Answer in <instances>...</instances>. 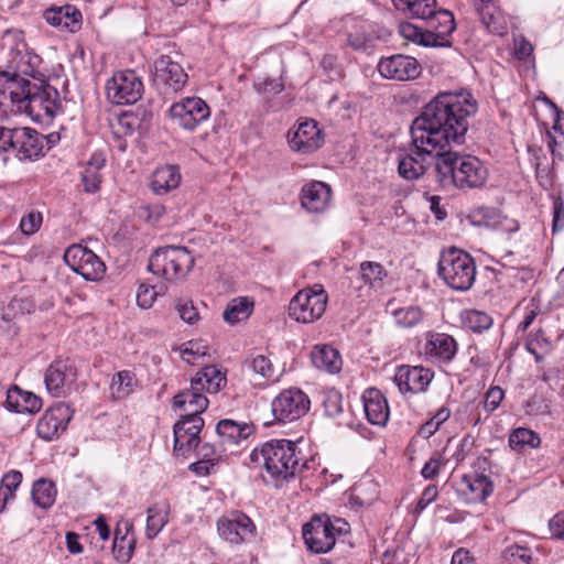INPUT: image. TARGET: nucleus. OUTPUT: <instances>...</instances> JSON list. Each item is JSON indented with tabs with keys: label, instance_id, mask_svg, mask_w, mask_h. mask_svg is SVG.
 Listing matches in <instances>:
<instances>
[{
	"label": "nucleus",
	"instance_id": "56",
	"mask_svg": "<svg viewBox=\"0 0 564 564\" xmlns=\"http://www.w3.org/2000/svg\"><path fill=\"white\" fill-rule=\"evenodd\" d=\"M505 392L500 387H491L485 397L484 406L486 411H495L503 400Z\"/></svg>",
	"mask_w": 564,
	"mask_h": 564
},
{
	"label": "nucleus",
	"instance_id": "48",
	"mask_svg": "<svg viewBox=\"0 0 564 564\" xmlns=\"http://www.w3.org/2000/svg\"><path fill=\"white\" fill-rule=\"evenodd\" d=\"M249 367L263 379H271L274 376V366L270 358L264 355L252 357L249 361Z\"/></svg>",
	"mask_w": 564,
	"mask_h": 564
},
{
	"label": "nucleus",
	"instance_id": "24",
	"mask_svg": "<svg viewBox=\"0 0 564 564\" xmlns=\"http://www.w3.org/2000/svg\"><path fill=\"white\" fill-rule=\"evenodd\" d=\"M457 351L455 339L444 333H427L426 343L424 345V355L426 358L438 361H451Z\"/></svg>",
	"mask_w": 564,
	"mask_h": 564
},
{
	"label": "nucleus",
	"instance_id": "5",
	"mask_svg": "<svg viewBox=\"0 0 564 564\" xmlns=\"http://www.w3.org/2000/svg\"><path fill=\"white\" fill-rule=\"evenodd\" d=\"M410 132L411 143L406 150L399 154L398 172L401 177L414 181L426 172L433 161L438 162L437 154L443 151V148L425 140L426 135L420 142L414 126H411Z\"/></svg>",
	"mask_w": 564,
	"mask_h": 564
},
{
	"label": "nucleus",
	"instance_id": "30",
	"mask_svg": "<svg viewBox=\"0 0 564 564\" xmlns=\"http://www.w3.org/2000/svg\"><path fill=\"white\" fill-rule=\"evenodd\" d=\"M6 394V405L10 411L34 414L42 408V401L37 395L29 391H23L18 387L8 389Z\"/></svg>",
	"mask_w": 564,
	"mask_h": 564
},
{
	"label": "nucleus",
	"instance_id": "15",
	"mask_svg": "<svg viewBox=\"0 0 564 564\" xmlns=\"http://www.w3.org/2000/svg\"><path fill=\"white\" fill-rule=\"evenodd\" d=\"M188 80L182 65L169 55H161L153 64V82L163 93L181 91Z\"/></svg>",
	"mask_w": 564,
	"mask_h": 564
},
{
	"label": "nucleus",
	"instance_id": "27",
	"mask_svg": "<svg viewBox=\"0 0 564 564\" xmlns=\"http://www.w3.org/2000/svg\"><path fill=\"white\" fill-rule=\"evenodd\" d=\"M362 402L367 420L373 425H386L389 406L384 395L378 389L370 388L364 392Z\"/></svg>",
	"mask_w": 564,
	"mask_h": 564
},
{
	"label": "nucleus",
	"instance_id": "26",
	"mask_svg": "<svg viewBox=\"0 0 564 564\" xmlns=\"http://www.w3.org/2000/svg\"><path fill=\"white\" fill-rule=\"evenodd\" d=\"M14 151L21 161L36 160L43 155V137L32 128H19Z\"/></svg>",
	"mask_w": 564,
	"mask_h": 564
},
{
	"label": "nucleus",
	"instance_id": "12",
	"mask_svg": "<svg viewBox=\"0 0 564 564\" xmlns=\"http://www.w3.org/2000/svg\"><path fill=\"white\" fill-rule=\"evenodd\" d=\"M169 115L174 124L193 131L209 118L210 109L202 98L186 97L174 102L169 109Z\"/></svg>",
	"mask_w": 564,
	"mask_h": 564
},
{
	"label": "nucleus",
	"instance_id": "59",
	"mask_svg": "<svg viewBox=\"0 0 564 564\" xmlns=\"http://www.w3.org/2000/svg\"><path fill=\"white\" fill-rule=\"evenodd\" d=\"M444 465L440 455L433 456L426 462L421 470V475L425 479H433L440 473L441 467Z\"/></svg>",
	"mask_w": 564,
	"mask_h": 564
},
{
	"label": "nucleus",
	"instance_id": "19",
	"mask_svg": "<svg viewBox=\"0 0 564 564\" xmlns=\"http://www.w3.org/2000/svg\"><path fill=\"white\" fill-rule=\"evenodd\" d=\"M335 527L328 518H314L303 527V539L308 550L326 553L335 545Z\"/></svg>",
	"mask_w": 564,
	"mask_h": 564
},
{
	"label": "nucleus",
	"instance_id": "43",
	"mask_svg": "<svg viewBox=\"0 0 564 564\" xmlns=\"http://www.w3.org/2000/svg\"><path fill=\"white\" fill-rule=\"evenodd\" d=\"M22 482V474L18 470L7 473L0 481V510L13 499L15 490Z\"/></svg>",
	"mask_w": 564,
	"mask_h": 564
},
{
	"label": "nucleus",
	"instance_id": "18",
	"mask_svg": "<svg viewBox=\"0 0 564 564\" xmlns=\"http://www.w3.org/2000/svg\"><path fill=\"white\" fill-rule=\"evenodd\" d=\"M377 67L383 78L398 82L415 79L421 73L419 62L403 54L381 57Z\"/></svg>",
	"mask_w": 564,
	"mask_h": 564
},
{
	"label": "nucleus",
	"instance_id": "45",
	"mask_svg": "<svg viewBox=\"0 0 564 564\" xmlns=\"http://www.w3.org/2000/svg\"><path fill=\"white\" fill-rule=\"evenodd\" d=\"M395 324L403 328L419 325L424 318V312L419 306L397 308L392 313Z\"/></svg>",
	"mask_w": 564,
	"mask_h": 564
},
{
	"label": "nucleus",
	"instance_id": "25",
	"mask_svg": "<svg viewBox=\"0 0 564 564\" xmlns=\"http://www.w3.org/2000/svg\"><path fill=\"white\" fill-rule=\"evenodd\" d=\"M82 18V12L70 4L51 7L44 11V19L50 25L69 32L80 29Z\"/></svg>",
	"mask_w": 564,
	"mask_h": 564
},
{
	"label": "nucleus",
	"instance_id": "57",
	"mask_svg": "<svg viewBox=\"0 0 564 564\" xmlns=\"http://www.w3.org/2000/svg\"><path fill=\"white\" fill-rule=\"evenodd\" d=\"M19 128L8 129L0 127V153L8 150H15V137Z\"/></svg>",
	"mask_w": 564,
	"mask_h": 564
},
{
	"label": "nucleus",
	"instance_id": "47",
	"mask_svg": "<svg viewBox=\"0 0 564 564\" xmlns=\"http://www.w3.org/2000/svg\"><path fill=\"white\" fill-rule=\"evenodd\" d=\"M135 547V539L133 536H124L113 541L112 551L116 558L122 563H127L132 557Z\"/></svg>",
	"mask_w": 564,
	"mask_h": 564
},
{
	"label": "nucleus",
	"instance_id": "51",
	"mask_svg": "<svg viewBox=\"0 0 564 564\" xmlns=\"http://www.w3.org/2000/svg\"><path fill=\"white\" fill-rule=\"evenodd\" d=\"M162 290V286L160 288V291H158L154 285L141 284L137 292V303L139 307L143 310L152 307L156 296Z\"/></svg>",
	"mask_w": 564,
	"mask_h": 564
},
{
	"label": "nucleus",
	"instance_id": "17",
	"mask_svg": "<svg viewBox=\"0 0 564 564\" xmlns=\"http://www.w3.org/2000/svg\"><path fill=\"white\" fill-rule=\"evenodd\" d=\"M74 411L64 402H58L48 408L36 425V433L44 441H53L65 432Z\"/></svg>",
	"mask_w": 564,
	"mask_h": 564
},
{
	"label": "nucleus",
	"instance_id": "49",
	"mask_svg": "<svg viewBox=\"0 0 564 564\" xmlns=\"http://www.w3.org/2000/svg\"><path fill=\"white\" fill-rule=\"evenodd\" d=\"M541 314V307L535 299H531L524 307L523 317L517 327V334H524Z\"/></svg>",
	"mask_w": 564,
	"mask_h": 564
},
{
	"label": "nucleus",
	"instance_id": "63",
	"mask_svg": "<svg viewBox=\"0 0 564 564\" xmlns=\"http://www.w3.org/2000/svg\"><path fill=\"white\" fill-rule=\"evenodd\" d=\"M370 39L359 34H350L348 37L349 45L356 51H366L369 47Z\"/></svg>",
	"mask_w": 564,
	"mask_h": 564
},
{
	"label": "nucleus",
	"instance_id": "29",
	"mask_svg": "<svg viewBox=\"0 0 564 564\" xmlns=\"http://www.w3.org/2000/svg\"><path fill=\"white\" fill-rule=\"evenodd\" d=\"M174 406L180 410V415H198L207 409L208 399L200 389H196L191 383L188 389H184L174 397Z\"/></svg>",
	"mask_w": 564,
	"mask_h": 564
},
{
	"label": "nucleus",
	"instance_id": "54",
	"mask_svg": "<svg viewBox=\"0 0 564 564\" xmlns=\"http://www.w3.org/2000/svg\"><path fill=\"white\" fill-rule=\"evenodd\" d=\"M479 14L481 17L482 23L487 26V29L496 34L502 35L506 32V28L498 23L497 18L494 13L490 12L489 6L482 4L481 8H478Z\"/></svg>",
	"mask_w": 564,
	"mask_h": 564
},
{
	"label": "nucleus",
	"instance_id": "42",
	"mask_svg": "<svg viewBox=\"0 0 564 564\" xmlns=\"http://www.w3.org/2000/svg\"><path fill=\"white\" fill-rule=\"evenodd\" d=\"M360 276L365 284L370 288L380 289L387 278V271L379 262L364 261L360 263Z\"/></svg>",
	"mask_w": 564,
	"mask_h": 564
},
{
	"label": "nucleus",
	"instance_id": "55",
	"mask_svg": "<svg viewBox=\"0 0 564 564\" xmlns=\"http://www.w3.org/2000/svg\"><path fill=\"white\" fill-rule=\"evenodd\" d=\"M323 406L327 416H337L343 411L341 395L338 392H329L323 401Z\"/></svg>",
	"mask_w": 564,
	"mask_h": 564
},
{
	"label": "nucleus",
	"instance_id": "44",
	"mask_svg": "<svg viewBox=\"0 0 564 564\" xmlns=\"http://www.w3.org/2000/svg\"><path fill=\"white\" fill-rule=\"evenodd\" d=\"M462 323L475 333H482L492 325V318L482 311L466 310L462 313Z\"/></svg>",
	"mask_w": 564,
	"mask_h": 564
},
{
	"label": "nucleus",
	"instance_id": "9",
	"mask_svg": "<svg viewBox=\"0 0 564 564\" xmlns=\"http://www.w3.org/2000/svg\"><path fill=\"white\" fill-rule=\"evenodd\" d=\"M328 295L322 284L299 291L289 304V315L300 323L319 319L327 306Z\"/></svg>",
	"mask_w": 564,
	"mask_h": 564
},
{
	"label": "nucleus",
	"instance_id": "4",
	"mask_svg": "<svg viewBox=\"0 0 564 564\" xmlns=\"http://www.w3.org/2000/svg\"><path fill=\"white\" fill-rule=\"evenodd\" d=\"M250 459L262 465L271 477L283 480L295 477L306 464L296 443L284 438L270 440L254 448Z\"/></svg>",
	"mask_w": 564,
	"mask_h": 564
},
{
	"label": "nucleus",
	"instance_id": "8",
	"mask_svg": "<svg viewBox=\"0 0 564 564\" xmlns=\"http://www.w3.org/2000/svg\"><path fill=\"white\" fill-rule=\"evenodd\" d=\"M398 10L426 21L427 26L448 39L455 30L454 15L448 10L436 9V0H392Z\"/></svg>",
	"mask_w": 564,
	"mask_h": 564
},
{
	"label": "nucleus",
	"instance_id": "21",
	"mask_svg": "<svg viewBox=\"0 0 564 564\" xmlns=\"http://www.w3.org/2000/svg\"><path fill=\"white\" fill-rule=\"evenodd\" d=\"M434 373L421 366L402 365L398 367L394 382L401 393H421L430 386Z\"/></svg>",
	"mask_w": 564,
	"mask_h": 564
},
{
	"label": "nucleus",
	"instance_id": "64",
	"mask_svg": "<svg viewBox=\"0 0 564 564\" xmlns=\"http://www.w3.org/2000/svg\"><path fill=\"white\" fill-rule=\"evenodd\" d=\"M451 564H474V557L466 549H458L452 556Z\"/></svg>",
	"mask_w": 564,
	"mask_h": 564
},
{
	"label": "nucleus",
	"instance_id": "31",
	"mask_svg": "<svg viewBox=\"0 0 564 564\" xmlns=\"http://www.w3.org/2000/svg\"><path fill=\"white\" fill-rule=\"evenodd\" d=\"M193 387L200 389L203 392L217 393L226 384V375L214 365L202 368L191 380Z\"/></svg>",
	"mask_w": 564,
	"mask_h": 564
},
{
	"label": "nucleus",
	"instance_id": "6",
	"mask_svg": "<svg viewBox=\"0 0 564 564\" xmlns=\"http://www.w3.org/2000/svg\"><path fill=\"white\" fill-rule=\"evenodd\" d=\"M438 274L451 289L465 292L475 282L476 264L467 252L457 248H449L441 254Z\"/></svg>",
	"mask_w": 564,
	"mask_h": 564
},
{
	"label": "nucleus",
	"instance_id": "61",
	"mask_svg": "<svg viewBox=\"0 0 564 564\" xmlns=\"http://www.w3.org/2000/svg\"><path fill=\"white\" fill-rule=\"evenodd\" d=\"M552 536L564 540V513L555 514L549 522Z\"/></svg>",
	"mask_w": 564,
	"mask_h": 564
},
{
	"label": "nucleus",
	"instance_id": "35",
	"mask_svg": "<svg viewBox=\"0 0 564 564\" xmlns=\"http://www.w3.org/2000/svg\"><path fill=\"white\" fill-rule=\"evenodd\" d=\"M147 513L145 535L149 540H153L169 522L170 503L156 502L148 508Z\"/></svg>",
	"mask_w": 564,
	"mask_h": 564
},
{
	"label": "nucleus",
	"instance_id": "39",
	"mask_svg": "<svg viewBox=\"0 0 564 564\" xmlns=\"http://www.w3.org/2000/svg\"><path fill=\"white\" fill-rule=\"evenodd\" d=\"M105 165V159L100 155H94L84 171L82 172V182L84 189L88 193H95L99 189L101 176L100 169Z\"/></svg>",
	"mask_w": 564,
	"mask_h": 564
},
{
	"label": "nucleus",
	"instance_id": "36",
	"mask_svg": "<svg viewBox=\"0 0 564 564\" xmlns=\"http://www.w3.org/2000/svg\"><path fill=\"white\" fill-rule=\"evenodd\" d=\"M57 489L54 481L47 478H40L33 482L31 497L32 501L41 509H50L56 500Z\"/></svg>",
	"mask_w": 564,
	"mask_h": 564
},
{
	"label": "nucleus",
	"instance_id": "28",
	"mask_svg": "<svg viewBox=\"0 0 564 564\" xmlns=\"http://www.w3.org/2000/svg\"><path fill=\"white\" fill-rule=\"evenodd\" d=\"M254 431L251 423L235 421L231 419L220 420L216 425V432L223 446L238 445L247 440Z\"/></svg>",
	"mask_w": 564,
	"mask_h": 564
},
{
	"label": "nucleus",
	"instance_id": "2",
	"mask_svg": "<svg viewBox=\"0 0 564 564\" xmlns=\"http://www.w3.org/2000/svg\"><path fill=\"white\" fill-rule=\"evenodd\" d=\"M476 99L467 90L441 91L426 104L412 126L419 140L443 149L462 145L469 128V118L477 112Z\"/></svg>",
	"mask_w": 564,
	"mask_h": 564
},
{
	"label": "nucleus",
	"instance_id": "60",
	"mask_svg": "<svg viewBox=\"0 0 564 564\" xmlns=\"http://www.w3.org/2000/svg\"><path fill=\"white\" fill-rule=\"evenodd\" d=\"M437 494H438V491H437V487L435 485L427 486L423 490V492L416 503L415 512L421 513L430 503H432L436 499Z\"/></svg>",
	"mask_w": 564,
	"mask_h": 564
},
{
	"label": "nucleus",
	"instance_id": "53",
	"mask_svg": "<svg viewBox=\"0 0 564 564\" xmlns=\"http://www.w3.org/2000/svg\"><path fill=\"white\" fill-rule=\"evenodd\" d=\"M204 348L198 343L188 341L181 349V357L185 362L195 365L200 357L206 355Z\"/></svg>",
	"mask_w": 564,
	"mask_h": 564
},
{
	"label": "nucleus",
	"instance_id": "40",
	"mask_svg": "<svg viewBox=\"0 0 564 564\" xmlns=\"http://www.w3.org/2000/svg\"><path fill=\"white\" fill-rule=\"evenodd\" d=\"M135 386L134 373L129 370L119 371L112 377L110 383L111 395L116 400L124 399L133 392Z\"/></svg>",
	"mask_w": 564,
	"mask_h": 564
},
{
	"label": "nucleus",
	"instance_id": "52",
	"mask_svg": "<svg viewBox=\"0 0 564 564\" xmlns=\"http://www.w3.org/2000/svg\"><path fill=\"white\" fill-rule=\"evenodd\" d=\"M417 44L423 46L438 47V46H449L448 39L435 32L434 30H430L426 32L420 31Z\"/></svg>",
	"mask_w": 564,
	"mask_h": 564
},
{
	"label": "nucleus",
	"instance_id": "33",
	"mask_svg": "<svg viewBox=\"0 0 564 564\" xmlns=\"http://www.w3.org/2000/svg\"><path fill=\"white\" fill-rule=\"evenodd\" d=\"M181 183L180 169L176 165L158 167L152 176L151 187L158 195H164L178 187Z\"/></svg>",
	"mask_w": 564,
	"mask_h": 564
},
{
	"label": "nucleus",
	"instance_id": "32",
	"mask_svg": "<svg viewBox=\"0 0 564 564\" xmlns=\"http://www.w3.org/2000/svg\"><path fill=\"white\" fill-rule=\"evenodd\" d=\"M313 365L328 373H337L341 369L339 351L329 345H317L311 352Z\"/></svg>",
	"mask_w": 564,
	"mask_h": 564
},
{
	"label": "nucleus",
	"instance_id": "41",
	"mask_svg": "<svg viewBox=\"0 0 564 564\" xmlns=\"http://www.w3.org/2000/svg\"><path fill=\"white\" fill-rule=\"evenodd\" d=\"M527 350L534 356L536 362H541L553 350L552 340L540 328L530 334L525 341Z\"/></svg>",
	"mask_w": 564,
	"mask_h": 564
},
{
	"label": "nucleus",
	"instance_id": "34",
	"mask_svg": "<svg viewBox=\"0 0 564 564\" xmlns=\"http://www.w3.org/2000/svg\"><path fill=\"white\" fill-rule=\"evenodd\" d=\"M462 486L465 487V494L470 495V500L478 502L485 501L494 491L491 480L486 475L478 473L465 475Z\"/></svg>",
	"mask_w": 564,
	"mask_h": 564
},
{
	"label": "nucleus",
	"instance_id": "7",
	"mask_svg": "<svg viewBox=\"0 0 564 564\" xmlns=\"http://www.w3.org/2000/svg\"><path fill=\"white\" fill-rule=\"evenodd\" d=\"M193 265L194 257L187 248L165 246L151 254L148 269L166 281H177L185 278Z\"/></svg>",
	"mask_w": 564,
	"mask_h": 564
},
{
	"label": "nucleus",
	"instance_id": "16",
	"mask_svg": "<svg viewBox=\"0 0 564 564\" xmlns=\"http://www.w3.org/2000/svg\"><path fill=\"white\" fill-rule=\"evenodd\" d=\"M204 420L198 415H181L174 424V454L186 457L199 444Z\"/></svg>",
	"mask_w": 564,
	"mask_h": 564
},
{
	"label": "nucleus",
	"instance_id": "10",
	"mask_svg": "<svg viewBox=\"0 0 564 564\" xmlns=\"http://www.w3.org/2000/svg\"><path fill=\"white\" fill-rule=\"evenodd\" d=\"M311 400L297 388L282 390L271 402V411L279 423H292L303 417L310 410Z\"/></svg>",
	"mask_w": 564,
	"mask_h": 564
},
{
	"label": "nucleus",
	"instance_id": "38",
	"mask_svg": "<svg viewBox=\"0 0 564 564\" xmlns=\"http://www.w3.org/2000/svg\"><path fill=\"white\" fill-rule=\"evenodd\" d=\"M253 303L248 297H237L231 300L224 311V319L235 325L247 319L252 313Z\"/></svg>",
	"mask_w": 564,
	"mask_h": 564
},
{
	"label": "nucleus",
	"instance_id": "20",
	"mask_svg": "<svg viewBox=\"0 0 564 564\" xmlns=\"http://www.w3.org/2000/svg\"><path fill=\"white\" fill-rule=\"evenodd\" d=\"M288 142L294 152L307 154L323 145L324 137L315 120L305 119L294 130L289 131Z\"/></svg>",
	"mask_w": 564,
	"mask_h": 564
},
{
	"label": "nucleus",
	"instance_id": "62",
	"mask_svg": "<svg viewBox=\"0 0 564 564\" xmlns=\"http://www.w3.org/2000/svg\"><path fill=\"white\" fill-rule=\"evenodd\" d=\"M214 466V458H208L192 463L189 469L198 476H206Z\"/></svg>",
	"mask_w": 564,
	"mask_h": 564
},
{
	"label": "nucleus",
	"instance_id": "50",
	"mask_svg": "<svg viewBox=\"0 0 564 564\" xmlns=\"http://www.w3.org/2000/svg\"><path fill=\"white\" fill-rule=\"evenodd\" d=\"M43 223V215L37 210H31L20 220V229L23 235L31 236L39 231Z\"/></svg>",
	"mask_w": 564,
	"mask_h": 564
},
{
	"label": "nucleus",
	"instance_id": "13",
	"mask_svg": "<svg viewBox=\"0 0 564 564\" xmlns=\"http://www.w3.org/2000/svg\"><path fill=\"white\" fill-rule=\"evenodd\" d=\"M108 99L116 105H132L143 94V83L133 70L116 73L106 84Z\"/></svg>",
	"mask_w": 564,
	"mask_h": 564
},
{
	"label": "nucleus",
	"instance_id": "37",
	"mask_svg": "<svg viewBox=\"0 0 564 564\" xmlns=\"http://www.w3.org/2000/svg\"><path fill=\"white\" fill-rule=\"evenodd\" d=\"M508 443L512 451L524 452L527 448H538L541 438L532 430L518 427L510 433Z\"/></svg>",
	"mask_w": 564,
	"mask_h": 564
},
{
	"label": "nucleus",
	"instance_id": "14",
	"mask_svg": "<svg viewBox=\"0 0 564 564\" xmlns=\"http://www.w3.org/2000/svg\"><path fill=\"white\" fill-rule=\"evenodd\" d=\"M219 536L230 544H241L253 539L256 525L252 520L241 511H230L217 520Z\"/></svg>",
	"mask_w": 564,
	"mask_h": 564
},
{
	"label": "nucleus",
	"instance_id": "11",
	"mask_svg": "<svg viewBox=\"0 0 564 564\" xmlns=\"http://www.w3.org/2000/svg\"><path fill=\"white\" fill-rule=\"evenodd\" d=\"M65 263L87 281H99L106 273L104 261L87 247L75 243L64 252Z\"/></svg>",
	"mask_w": 564,
	"mask_h": 564
},
{
	"label": "nucleus",
	"instance_id": "22",
	"mask_svg": "<svg viewBox=\"0 0 564 564\" xmlns=\"http://www.w3.org/2000/svg\"><path fill=\"white\" fill-rule=\"evenodd\" d=\"M75 370L66 360H54L44 373L46 390L53 397H64L75 381Z\"/></svg>",
	"mask_w": 564,
	"mask_h": 564
},
{
	"label": "nucleus",
	"instance_id": "1",
	"mask_svg": "<svg viewBox=\"0 0 564 564\" xmlns=\"http://www.w3.org/2000/svg\"><path fill=\"white\" fill-rule=\"evenodd\" d=\"M3 50L8 51V61L0 73L6 79L3 94L17 106L36 120L53 119L61 107L58 90L44 82L31 83L25 76L35 78L40 57L26 51V45L18 32H8L3 37Z\"/></svg>",
	"mask_w": 564,
	"mask_h": 564
},
{
	"label": "nucleus",
	"instance_id": "23",
	"mask_svg": "<svg viewBox=\"0 0 564 564\" xmlns=\"http://www.w3.org/2000/svg\"><path fill=\"white\" fill-rule=\"evenodd\" d=\"M300 198L302 207L308 213H323L330 204L332 191L326 183L312 181L303 185Z\"/></svg>",
	"mask_w": 564,
	"mask_h": 564
},
{
	"label": "nucleus",
	"instance_id": "46",
	"mask_svg": "<svg viewBox=\"0 0 564 564\" xmlns=\"http://www.w3.org/2000/svg\"><path fill=\"white\" fill-rule=\"evenodd\" d=\"M507 564H532L531 551L518 544L510 545L503 551Z\"/></svg>",
	"mask_w": 564,
	"mask_h": 564
},
{
	"label": "nucleus",
	"instance_id": "3",
	"mask_svg": "<svg viewBox=\"0 0 564 564\" xmlns=\"http://www.w3.org/2000/svg\"><path fill=\"white\" fill-rule=\"evenodd\" d=\"M437 156L435 172L441 186L471 189L485 185L488 170L477 156L460 154L454 147L443 149Z\"/></svg>",
	"mask_w": 564,
	"mask_h": 564
},
{
	"label": "nucleus",
	"instance_id": "58",
	"mask_svg": "<svg viewBox=\"0 0 564 564\" xmlns=\"http://www.w3.org/2000/svg\"><path fill=\"white\" fill-rule=\"evenodd\" d=\"M176 310L180 314V317L188 324H193L198 318V312L189 301L180 302L176 305Z\"/></svg>",
	"mask_w": 564,
	"mask_h": 564
}]
</instances>
